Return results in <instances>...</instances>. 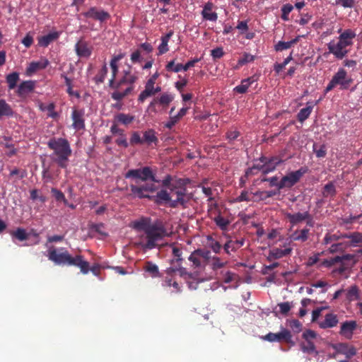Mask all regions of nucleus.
<instances>
[{
    "instance_id": "6e6d98bb",
    "label": "nucleus",
    "mask_w": 362,
    "mask_h": 362,
    "mask_svg": "<svg viewBox=\"0 0 362 362\" xmlns=\"http://www.w3.org/2000/svg\"><path fill=\"white\" fill-rule=\"evenodd\" d=\"M255 57L249 53H243V57L238 60V65L243 66L255 60Z\"/></svg>"
},
{
    "instance_id": "3c124183",
    "label": "nucleus",
    "mask_w": 362,
    "mask_h": 362,
    "mask_svg": "<svg viewBox=\"0 0 362 362\" xmlns=\"http://www.w3.org/2000/svg\"><path fill=\"white\" fill-rule=\"evenodd\" d=\"M287 324L295 333H298L302 329V324L298 320H288Z\"/></svg>"
},
{
    "instance_id": "aec40b11",
    "label": "nucleus",
    "mask_w": 362,
    "mask_h": 362,
    "mask_svg": "<svg viewBox=\"0 0 362 362\" xmlns=\"http://www.w3.org/2000/svg\"><path fill=\"white\" fill-rule=\"evenodd\" d=\"M76 54L79 57L88 58L91 54V47L88 43L83 40H79L75 45Z\"/></svg>"
},
{
    "instance_id": "9d476101",
    "label": "nucleus",
    "mask_w": 362,
    "mask_h": 362,
    "mask_svg": "<svg viewBox=\"0 0 362 362\" xmlns=\"http://www.w3.org/2000/svg\"><path fill=\"white\" fill-rule=\"evenodd\" d=\"M306 171L307 170L305 168H301L296 171L290 172L279 181L277 185L278 188L291 187L299 181Z\"/></svg>"
},
{
    "instance_id": "a19ab883",
    "label": "nucleus",
    "mask_w": 362,
    "mask_h": 362,
    "mask_svg": "<svg viewBox=\"0 0 362 362\" xmlns=\"http://www.w3.org/2000/svg\"><path fill=\"white\" fill-rule=\"evenodd\" d=\"M19 80V74L17 72H13L6 76V82L8 89H13Z\"/></svg>"
},
{
    "instance_id": "603ef678",
    "label": "nucleus",
    "mask_w": 362,
    "mask_h": 362,
    "mask_svg": "<svg viewBox=\"0 0 362 362\" xmlns=\"http://www.w3.org/2000/svg\"><path fill=\"white\" fill-rule=\"evenodd\" d=\"M313 151L317 158H323L326 156L327 148L325 145L318 146L317 144H314Z\"/></svg>"
},
{
    "instance_id": "f03ea898",
    "label": "nucleus",
    "mask_w": 362,
    "mask_h": 362,
    "mask_svg": "<svg viewBox=\"0 0 362 362\" xmlns=\"http://www.w3.org/2000/svg\"><path fill=\"white\" fill-rule=\"evenodd\" d=\"M47 146L53 151L51 155L52 160L59 167L66 168L72 153L69 141L63 138H52L47 142Z\"/></svg>"
},
{
    "instance_id": "09e8293b",
    "label": "nucleus",
    "mask_w": 362,
    "mask_h": 362,
    "mask_svg": "<svg viewBox=\"0 0 362 362\" xmlns=\"http://www.w3.org/2000/svg\"><path fill=\"white\" fill-rule=\"evenodd\" d=\"M272 195L271 192H264L261 191H257L255 193L252 192V198L251 202H258L260 200H264L268 197H270Z\"/></svg>"
},
{
    "instance_id": "a878e982",
    "label": "nucleus",
    "mask_w": 362,
    "mask_h": 362,
    "mask_svg": "<svg viewBox=\"0 0 362 362\" xmlns=\"http://www.w3.org/2000/svg\"><path fill=\"white\" fill-rule=\"evenodd\" d=\"M123 74L122 78L115 83L114 88H119L123 84H128L129 85V86H132V85L137 79L136 76L132 74L130 71H124Z\"/></svg>"
},
{
    "instance_id": "774afa93",
    "label": "nucleus",
    "mask_w": 362,
    "mask_h": 362,
    "mask_svg": "<svg viewBox=\"0 0 362 362\" xmlns=\"http://www.w3.org/2000/svg\"><path fill=\"white\" fill-rule=\"evenodd\" d=\"M130 143L132 144H144L143 138L140 136V134L137 132H134L132 133Z\"/></svg>"
},
{
    "instance_id": "f3484780",
    "label": "nucleus",
    "mask_w": 362,
    "mask_h": 362,
    "mask_svg": "<svg viewBox=\"0 0 362 362\" xmlns=\"http://www.w3.org/2000/svg\"><path fill=\"white\" fill-rule=\"evenodd\" d=\"M83 15L86 18L98 20L100 22L106 21L110 18V14L107 12L98 9L95 7L90 8L88 11L84 13Z\"/></svg>"
},
{
    "instance_id": "a211bd4d",
    "label": "nucleus",
    "mask_w": 362,
    "mask_h": 362,
    "mask_svg": "<svg viewBox=\"0 0 362 362\" xmlns=\"http://www.w3.org/2000/svg\"><path fill=\"white\" fill-rule=\"evenodd\" d=\"M214 5L212 2H207L203 6L202 16L204 20L216 22L218 19V14L214 11Z\"/></svg>"
},
{
    "instance_id": "864d4df0",
    "label": "nucleus",
    "mask_w": 362,
    "mask_h": 362,
    "mask_svg": "<svg viewBox=\"0 0 362 362\" xmlns=\"http://www.w3.org/2000/svg\"><path fill=\"white\" fill-rule=\"evenodd\" d=\"M314 341H305L301 344V349L303 352L307 353H313L315 351V346Z\"/></svg>"
},
{
    "instance_id": "393cba45",
    "label": "nucleus",
    "mask_w": 362,
    "mask_h": 362,
    "mask_svg": "<svg viewBox=\"0 0 362 362\" xmlns=\"http://www.w3.org/2000/svg\"><path fill=\"white\" fill-rule=\"evenodd\" d=\"M244 243V238L236 240H229L225 243L223 248L226 254L230 255L232 252H234L243 246Z\"/></svg>"
},
{
    "instance_id": "7ed1b4c3",
    "label": "nucleus",
    "mask_w": 362,
    "mask_h": 362,
    "mask_svg": "<svg viewBox=\"0 0 362 362\" xmlns=\"http://www.w3.org/2000/svg\"><path fill=\"white\" fill-rule=\"evenodd\" d=\"M49 259L57 264H68L78 267L81 272L86 274L89 272V264L81 255L72 257L64 248H50L48 251Z\"/></svg>"
},
{
    "instance_id": "7c9ffc66",
    "label": "nucleus",
    "mask_w": 362,
    "mask_h": 362,
    "mask_svg": "<svg viewBox=\"0 0 362 362\" xmlns=\"http://www.w3.org/2000/svg\"><path fill=\"white\" fill-rule=\"evenodd\" d=\"M227 261H223L218 257H213L210 261V266L213 271L216 272V274L218 275V271L222 269L227 264Z\"/></svg>"
},
{
    "instance_id": "5fc2aeb1",
    "label": "nucleus",
    "mask_w": 362,
    "mask_h": 362,
    "mask_svg": "<svg viewBox=\"0 0 362 362\" xmlns=\"http://www.w3.org/2000/svg\"><path fill=\"white\" fill-rule=\"evenodd\" d=\"M293 6L291 4H286L281 8V18L287 21H288V15L292 11Z\"/></svg>"
},
{
    "instance_id": "49530a36",
    "label": "nucleus",
    "mask_w": 362,
    "mask_h": 362,
    "mask_svg": "<svg viewBox=\"0 0 362 362\" xmlns=\"http://www.w3.org/2000/svg\"><path fill=\"white\" fill-rule=\"evenodd\" d=\"M144 270L146 272H148L152 277H156L158 276L159 272H158V267L155 264H153L152 262H148L145 267Z\"/></svg>"
},
{
    "instance_id": "6ab92c4d",
    "label": "nucleus",
    "mask_w": 362,
    "mask_h": 362,
    "mask_svg": "<svg viewBox=\"0 0 362 362\" xmlns=\"http://www.w3.org/2000/svg\"><path fill=\"white\" fill-rule=\"evenodd\" d=\"M84 112L74 109L71 114V119L73 120L72 127L76 130H81L85 127V122L83 119Z\"/></svg>"
},
{
    "instance_id": "4d7b16f0",
    "label": "nucleus",
    "mask_w": 362,
    "mask_h": 362,
    "mask_svg": "<svg viewBox=\"0 0 362 362\" xmlns=\"http://www.w3.org/2000/svg\"><path fill=\"white\" fill-rule=\"evenodd\" d=\"M214 221L216 225L222 230L227 228L229 224V221L221 216H218L214 218Z\"/></svg>"
},
{
    "instance_id": "58836bf2",
    "label": "nucleus",
    "mask_w": 362,
    "mask_h": 362,
    "mask_svg": "<svg viewBox=\"0 0 362 362\" xmlns=\"http://www.w3.org/2000/svg\"><path fill=\"white\" fill-rule=\"evenodd\" d=\"M349 255L336 256L334 257L325 259L323 262V264L326 267H330L337 263L341 262L344 259H349Z\"/></svg>"
},
{
    "instance_id": "9b49d317",
    "label": "nucleus",
    "mask_w": 362,
    "mask_h": 362,
    "mask_svg": "<svg viewBox=\"0 0 362 362\" xmlns=\"http://www.w3.org/2000/svg\"><path fill=\"white\" fill-rule=\"evenodd\" d=\"M350 81L351 80L347 76L346 71L344 69H339L326 87L325 92L330 91L337 85H340L342 88H346Z\"/></svg>"
},
{
    "instance_id": "e2e57ef3",
    "label": "nucleus",
    "mask_w": 362,
    "mask_h": 362,
    "mask_svg": "<svg viewBox=\"0 0 362 362\" xmlns=\"http://www.w3.org/2000/svg\"><path fill=\"white\" fill-rule=\"evenodd\" d=\"M278 307L279 308L280 313L284 315H287L288 313L292 308V305L289 302H284L278 304Z\"/></svg>"
},
{
    "instance_id": "c756f323",
    "label": "nucleus",
    "mask_w": 362,
    "mask_h": 362,
    "mask_svg": "<svg viewBox=\"0 0 362 362\" xmlns=\"http://www.w3.org/2000/svg\"><path fill=\"white\" fill-rule=\"evenodd\" d=\"M346 298L349 302L358 300L360 298V290L358 286L353 285L346 289Z\"/></svg>"
},
{
    "instance_id": "e433bc0d",
    "label": "nucleus",
    "mask_w": 362,
    "mask_h": 362,
    "mask_svg": "<svg viewBox=\"0 0 362 362\" xmlns=\"http://www.w3.org/2000/svg\"><path fill=\"white\" fill-rule=\"evenodd\" d=\"M13 113L11 106L4 100H0V118L12 116Z\"/></svg>"
},
{
    "instance_id": "c9c22d12",
    "label": "nucleus",
    "mask_w": 362,
    "mask_h": 362,
    "mask_svg": "<svg viewBox=\"0 0 362 362\" xmlns=\"http://www.w3.org/2000/svg\"><path fill=\"white\" fill-rule=\"evenodd\" d=\"M206 245L211 248L215 253H219L221 249V244L211 235L206 237Z\"/></svg>"
},
{
    "instance_id": "79ce46f5",
    "label": "nucleus",
    "mask_w": 362,
    "mask_h": 362,
    "mask_svg": "<svg viewBox=\"0 0 362 362\" xmlns=\"http://www.w3.org/2000/svg\"><path fill=\"white\" fill-rule=\"evenodd\" d=\"M174 99V95L171 93H165L158 98V103L163 107H166Z\"/></svg>"
},
{
    "instance_id": "39448f33",
    "label": "nucleus",
    "mask_w": 362,
    "mask_h": 362,
    "mask_svg": "<svg viewBox=\"0 0 362 362\" xmlns=\"http://www.w3.org/2000/svg\"><path fill=\"white\" fill-rule=\"evenodd\" d=\"M131 194L135 198H150L149 193L153 192L156 187L153 181L136 182L130 185Z\"/></svg>"
},
{
    "instance_id": "c85d7f7f",
    "label": "nucleus",
    "mask_w": 362,
    "mask_h": 362,
    "mask_svg": "<svg viewBox=\"0 0 362 362\" xmlns=\"http://www.w3.org/2000/svg\"><path fill=\"white\" fill-rule=\"evenodd\" d=\"M155 83H152V81H147L145 88L139 95L138 100L140 103H144L146 98L153 95V86Z\"/></svg>"
},
{
    "instance_id": "4468645a",
    "label": "nucleus",
    "mask_w": 362,
    "mask_h": 362,
    "mask_svg": "<svg viewBox=\"0 0 362 362\" xmlns=\"http://www.w3.org/2000/svg\"><path fill=\"white\" fill-rule=\"evenodd\" d=\"M290 231L291 233L288 238L291 241L304 243L308 240L310 235V229L307 227Z\"/></svg>"
},
{
    "instance_id": "a18cd8bd",
    "label": "nucleus",
    "mask_w": 362,
    "mask_h": 362,
    "mask_svg": "<svg viewBox=\"0 0 362 362\" xmlns=\"http://www.w3.org/2000/svg\"><path fill=\"white\" fill-rule=\"evenodd\" d=\"M221 275L219 277L223 280V281L226 284H228L235 279L236 275L235 274L230 272V271H224L221 270L218 274Z\"/></svg>"
},
{
    "instance_id": "13d9d810",
    "label": "nucleus",
    "mask_w": 362,
    "mask_h": 362,
    "mask_svg": "<svg viewBox=\"0 0 362 362\" xmlns=\"http://www.w3.org/2000/svg\"><path fill=\"white\" fill-rule=\"evenodd\" d=\"M322 193L323 195L326 197H332L335 194L334 185L332 182L327 184L324 187Z\"/></svg>"
},
{
    "instance_id": "c03bdc74",
    "label": "nucleus",
    "mask_w": 362,
    "mask_h": 362,
    "mask_svg": "<svg viewBox=\"0 0 362 362\" xmlns=\"http://www.w3.org/2000/svg\"><path fill=\"white\" fill-rule=\"evenodd\" d=\"M172 252H173V254L175 257V259H173V261H172V264H175L173 267L176 266L177 267H180V262L182 260V259L181 257V256H182L181 250L176 246H173Z\"/></svg>"
},
{
    "instance_id": "052dcab7",
    "label": "nucleus",
    "mask_w": 362,
    "mask_h": 362,
    "mask_svg": "<svg viewBox=\"0 0 362 362\" xmlns=\"http://www.w3.org/2000/svg\"><path fill=\"white\" fill-rule=\"evenodd\" d=\"M62 77H63L64 78L65 84L67 86V93L70 95H76V97H78L79 95L73 90L71 80L70 78H69L66 76H65L64 74H62Z\"/></svg>"
},
{
    "instance_id": "5701e85b",
    "label": "nucleus",
    "mask_w": 362,
    "mask_h": 362,
    "mask_svg": "<svg viewBox=\"0 0 362 362\" xmlns=\"http://www.w3.org/2000/svg\"><path fill=\"white\" fill-rule=\"evenodd\" d=\"M291 251L292 248L291 247H286L284 249L274 247L270 250L268 259L269 260L278 259L290 255Z\"/></svg>"
},
{
    "instance_id": "69168bd1",
    "label": "nucleus",
    "mask_w": 362,
    "mask_h": 362,
    "mask_svg": "<svg viewBox=\"0 0 362 362\" xmlns=\"http://www.w3.org/2000/svg\"><path fill=\"white\" fill-rule=\"evenodd\" d=\"M13 235L21 241L26 240L28 238L26 231L23 228H18L15 232L13 233Z\"/></svg>"
},
{
    "instance_id": "4be33fe9",
    "label": "nucleus",
    "mask_w": 362,
    "mask_h": 362,
    "mask_svg": "<svg viewBox=\"0 0 362 362\" xmlns=\"http://www.w3.org/2000/svg\"><path fill=\"white\" fill-rule=\"evenodd\" d=\"M49 63V61L45 58H41L37 62H32L28 66L26 73L28 75L30 76L37 71L46 68Z\"/></svg>"
},
{
    "instance_id": "8fccbe9b",
    "label": "nucleus",
    "mask_w": 362,
    "mask_h": 362,
    "mask_svg": "<svg viewBox=\"0 0 362 362\" xmlns=\"http://www.w3.org/2000/svg\"><path fill=\"white\" fill-rule=\"evenodd\" d=\"M303 337L305 341L316 342L319 338L317 333L313 330H305L303 334Z\"/></svg>"
},
{
    "instance_id": "680f3d73",
    "label": "nucleus",
    "mask_w": 362,
    "mask_h": 362,
    "mask_svg": "<svg viewBox=\"0 0 362 362\" xmlns=\"http://www.w3.org/2000/svg\"><path fill=\"white\" fill-rule=\"evenodd\" d=\"M292 54H291L282 63L274 65V71L279 74L292 60Z\"/></svg>"
},
{
    "instance_id": "ea45409f",
    "label": "nucleus",
    "mask_w": 362,
    "mask_h": 362,
    "mask_svg": "<svg viewBox=\"0 0 362 362\" xmlns=\"http://www.w3.org/2000/svg\"><path fill=\"white\" fill-rule=\"evenodd\" d=\"M172 35H173V33L170 32L169 33H168L162 37L161 43L158 47L159 53L160 54H164L168 51V43L169 40L171 37Z\"/></svg>"
},
{
    "instance_id": "0e129e2a",
    "label": "nucleus",
    "mask_w": 362,
    "mask_h": 362,
    "mask_svg": "<svg viewBox=\"0 0 362 362\" xmlns=\"http://www.w3.org/2000/svg\"><path fill=\"white\" fill-rule=\"evenodd\" d=\"M110 67L112 69V78L110 81V84L111 86L114 87L115 86V83L117 82H115L116 78V75L118 71V66L117 64H115L114 62H110Z\"/></svg>"
},
{
    "instance_id": "cd10ccee",
    "label": "nucleus",
    "mask_w": 362,
    "mask_h": 362,
    "mask_svg": "<svg viewBox=\"0 0 362 362\" xmlns=\"http://www.w3.org/2000/svg\"><path fill=\"white\" fill-rule=\"evenodd\" d=\"M59 33L58 32H52L46 35L38 37V45L40 47H46L51 42L58 39Z\"/></svg>"
},
{
    "instance_id": "ddd939ff",
    "label": "nucleus",
    "mask_w": 362,
    "mask_h": 362,
    "mask_svg": "<svg viewBox=\"0 0 362 362\" xmlns=\"http://www.w3.org/2000/svg\"><path fill=\"white\" fill-rule=\"evenodd\" d=\"M338 239V236L334 234H327L325 235L324 243L326 245H331L329 248V252L330 253L341 252L344 249L345 246L342 243H336Z\"/></svg>"
},
{
    "instance_id": "f257e3e1",
    "label": "nucleus",
    "mask_w": 362,
    "mask_h": 362,
    "mask_svg": "<svg viewBox=\"0 0 362 362\" xmlns=\"http://www.w3.org/2000/svg\"><path fill=\"white\" fill-rule=\"evenodd\" d=\"M133 227L138 231L144 232L140 236L139 245L144 249L156 247L158 241L170 234L161 222L151 223L148 218H143L134 221Z\"/></svg>"
},
{
    "instance_id": "6e6552de",
    "label": "nucleus",
    "mask_w": 362,
    "mask_h": 362,
    "mask_svg": "<svg viewBox=\"0 0 362 362\" xmlns=\"http://www.w3.org/2000/svg\"><path fill=\"white\" fill-rule=\"evenodd\" d=\"M125 177L133 179L134 183L136 182H145L148 180L151 181L155 180L154 175L149 167L130 170L126 173Z\"/></svg>"
},
{
    "instance_id": "de8ad7c7",
    "label": "nucleus",
    "mask_w": 362,
    "mask_h": 362,
    "mask_svg": "<svg viewBox=\"0 0 362 362\" xmlns=\"http://www.w3.org/2000/svg\"><path fill=\"white\" fill-rule=\"evenodd\" d=\"M281 162V160L279 158L276 157L272 158V159H270L269 163L263 168V172L267 173L270 171H272L273 170H274L276 166Z\"/></svg>"
},
{
    "instance_id": "473e14b6",
    "label": "nucleus",
    "mask_w": 362,
    "mask_h": 362,
    "mask_svg": "<svg viewBox=\"0 0 362 362\" xmlns=\"http://www.w3.org/2000/svg\"><path fill=\"white\" fill-rule=\"evenodd\" d=\"M156 201L158 203H169L170 204V198L168 192V185H165V189H161L157 193Z\"/></svg>"
},
{
    "instance_id": "412c9836",
    "label": "nucleus",
    "mask_w": 362,
    "mask_h": 362,
    "mask_svg": "<svg viewBox=\"0 0 362 362\" xmlns=\"http://www.w3.org/2000/svg\"><path fill=\"white\" fill-rule=\"evenodd\" d=\"M339 322L338 317L334 313H328L325 316L322 321L318 322L319 327L322 329L332 328Z\"/></svg>"
},
{
    "instance_id": "dca6fc26",
    "label": "nucleus",
    "mask_w": 362,
    "mask_h": 362,
    "mask_svg": "<svg viewBox=\"0 0 362 362\" xmlns=\"http://www.w3.org/2000/svg\"><path fill=\"white\" fill-rule=\"evenodd\" d=\"M356 327L357 323L356 321H345L341 325L339 334L346 339H351Z\"/></svg>"
},
{
    "instance_id": "bf43d9fd",
    "label": "nucleus",
    "mask_w": 362,
    "mask_h": 362,
    "mask_svg": "<svg viewBox=\"0 0 362 362\" xmlns=\"http://www.w3.org/2000/svg\"><path fill=\"white\" fill-rule=\"evenodd\" d=\"M251 199H253L252 198V192L243 191L241 194L235 199V201L238 202H251Z\"/></svg>"
},
{
    "instance_id": "f704fd0d",
    "label": "nucleus",
    "mask_w": 362,
    "mask_h": 362,
    "mask_svg": "<svg viewBox=\"0 0 362 362\" xmlns=\"http://www.w3.org/2000/svg\"><path fill=\"white\" fill-rule=\"evenodd\" d=\"M298 41V37L288 42L279 41L275 45V50L277 52H281L283 50L288 49L297 43Z\"/></svg>"
},
{
    "instance_id": "338daca9",
    "label": "nucleus",
    "mask_w": 362,
    "mask_h": 362,
    "mask_svg": "<svg viewBox=\"0 0 362 362\" xmlns=\"http://www.w3.org/2000/svg\"><path fill=\"white\" fill-rule=\"evenodd\" d=\"M199 251H195L192 253L189 257V260L193 263L196 267H199L201 265V260L199 257Z\"/></svg>"
},
{
    "instance_id": "bb28decb",
    "label": "nucleus",
    "mask_w": 362,
    "mask_h": 362,
    "mask_svg": "<svg viewBox=\"0 0 362 362\" xmlns=\"http://www.w3.org/2000/svg\"><path fill=\"white\" fill-rule=\"evenodd\" d=\"M257 78L255 76L249 77L247 78L243 79L241 81L240 85L235 86L233 90L236 93L243 94L247 92L248 88L255 81H257Z\"/></svg>"
},
{
    "instance_id": "72a5a7b5",
    "label": "nucleus",
    "mask_w": 362,
    "mask_h": 362,
    "mask_svg": "<svg viewBox=\"0 0 362 362\" xmlns=\"http://www.w3.org/2000/svg\"><path fill=\"white\" fill-rule=\"evenodd\" d=\"M134 116L124 113H119L115 117V120L124 125H128L134 120Z\"/></svg>"
},
{
    "instance_id": "4c0bfd02",
    "label": "nucleus",
    "mask_w": 362,
    "mask_h": 362,
    "mask_svg": "<svg viewBox=\"0 0 362 362\" xmlns=\"http://www.w3.org/2000/svg\"><path fill=\"white\" fill-rule=\"evenodd\" d=\"M33 88V83L30 81H24L18 87L17 93L18 95H24L30 92Z\"/></svg>"
},
{
    "instance_id": "20e7f679",
    "label": "nucleus",
    "mask_w": 362,
    "mask_h": 362,
    "mask_svg": "<svg viewBox=\"0 0 362 362\" xmlns=\"http://www.w3.org/2000/svg\"><path fill=\"white\" fill-rule=\"evenodd\" d=\"M338 37V40H332L328 45V49L336 58L339 59H343L349 53L348 47L352 46L353 40L356 37V33L351 30L346 29L341 32Z\"/></svg>"
},
{
    "instance_id": "2eb2a0df",
    "label": "nucleus",
    "mask_w": 362,
    "mask_h": 362,
    "mask_svg": "<svg viewBox=\"0 0 362 362\" xmlns=\"http://www.w3.org/2000/svg\"><path fill=\"white\" fill-rule=\"evenodd\" d=\"M332 346L335 350L336 354H343L346 358H351L356 354V349L353 346L349 345L346 343L336 344Z\"/></svg>"
},
{
    "instance_id": "1a4fd4ad",
    "label": "nucleus",
    "mask_w": 362,
    "mask_h": 362,
    "mask_svg": "<svg viewBox=\"0 0 362 362\" xmlns=\"http://www.w3.org/2000/svg\"><path fill=\"white\" fill-rule=\"evenodd\" d=\"M286 217L288 220L291 226L290 228V230H291V228L294 226L298 225L302 222H306V226L309 227L313 226V220L312 216L310 214L308 211L303 212H297V213H287L286 214Z\"/></svg>"
},
{
    "instance_id": "37998d69",
    "label": "nucleus",
    "mask_w": 362,
    "mask_h": 362,
    "mask_svg": "<svg viewBox=\"0 0 362 362\" xmlns=\"http://www.w3.org/2000/svg\"><path fill=\"white\" fill-rule=\"evenodd\" d=\"M133 90V86H128L124 90H115L112 93V98L115 100H121Z\"/></svg>"
},
{
    "instance_id": "f8f14e48",
    "label": "nucleus",
    "mask_w": 362,
    "mask_h": 362,
    "mask_svg": "<svg viewBox=\"0 0 362 362\" xmlns=\"http://www.w3.org/2000/svg\"><path fill=\"white\" fill-rule=\"evenodd\" d=\"M262 339L269 342L285 341L291 343L292 342V334L288 329L281 327L280 332L277 333L269 332L262 337Z\"/></svg>"
},
{
    "instance_id": "423d86ee",
    "label": "nucleus",
    "mask_w": 362,
    "mask_h": 362,
    "mask_svg": "<svg viewBox=\"0 0 362 362\" xmlns=\"http://www.w3.org/2000/svg\"><path fill=\"white\" fill-rule=\"evenodd\" d=\"M168 188L170 198V206H184L187 203L186 189L185 187L177 184L169 183Z\"/></svg>"
},
{
    "instance_id": "0eeeda50",
    "label": "nucleus",
    "mask_w": 362,
    "mask_h": 362,
    "mask_svg": "<svg viewBox=\"0 0 362 362\" xmlns=\"http://www.w3.org/2000/svg\"><path fill=\"white\" fill-rule=\"evenodd\" d=\"M178 273L180 276H185L190 275L187 272L186 269L183 267H170L166 269V273L168 275H169L170 277H166L163 283V286L164 287H170L172 288L171 292L172 293H178L180 291V287L179 286V284L175 281L172 276L174 273Z\"/></svg>"
},
{
    "instance_id": "b1692460",
    "label": "nucleus",
    "mask_w": 362,
    "mask_h": 362,
    "mask_svg": "<svg viewBox=\"0 0 362 362\" xmlns=\"http://www.w3.org/2000/svg\"><path fill=\"white\" fill-rule=\"evenodd\" d=\"M318 101L316 102H308L306 103V107L304 108H302L299 112L297 115V119L298 120L303 123L305 120H306L309 116L310 115L311 112H313V107L315 105L317 104Z\"/></svg>"
},
{
    "instance_id": "2f4dec72",
    "label": "nucleus",
    "mask_w": 362,
    "mask_h": 362,
    "mask_svg": "<svg viewBox=\"0 0 362 362\" xmlns=\"http://www.w3.org/2000/svg\"><path fill=\"white\" fill-rule=\"evenodd\" d=\"M143 141L144 143H146L148 145L156 144L158 141V138L156 136V132L153 129H148L144 132Z\"/></svg>"
}]
</instances>
